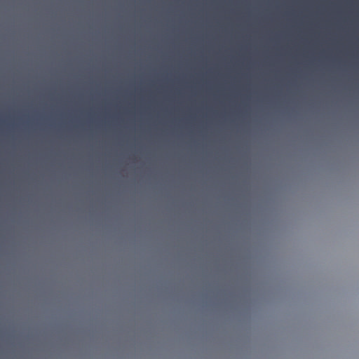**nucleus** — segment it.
I'll return each instance as SVG.
<instances>
[{
	"label": "nucleus",
	"instance_id": "nucleus-1",
	"mask_svg": "<svg viewBox=\"0 0 359 359\" xmlns=\"http://www.w3.org/2000/svg\"><path fill=\"white\" fill-rule=\"evenodd\" d=\"M219 123L222 142L224 128V0H219Z\"/></svg>",
	"mask_w": 359,
	"mask_h": 359
}]
</instances>
